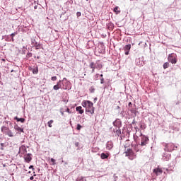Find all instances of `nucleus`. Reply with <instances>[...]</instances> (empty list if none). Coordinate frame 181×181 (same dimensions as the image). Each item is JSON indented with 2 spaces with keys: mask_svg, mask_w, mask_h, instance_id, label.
Masks as SVG:
<instances>
[{
  "mask_svg": "<svg viewBox=\"0 0 181 181\" xmlns=\"http://www.w3.org/2000/svg\"><path fill=\"white\" fill-rule=\"evenodd\" d=\"M93 105V102L90 100H83L82 102V106L86 108V112H90V114H94V106Z\"/></svg>",
  "mask_w": 181,
  "mask_h": 181,
  "instance_id": "nucleus-1",
  "label": "nucleus"
},
{
  "mask_svg": "<svg viewBox=\"0 0 181 181\" xmlns=\"http://www.w3.org/2000/svg\"><path fill=\"white\" fill-rule=\"evenodd\" d=\"M124 155H125V156H127L130 160H134V159H136V154H135L133 149L127 148L124 152Z\"/></svg>",
  "mask_w": 181,
  "mask_h": 181,
  "instance_id": "nucleus-2",
  "label": "nucleus"
},
{
  "mask_svg": "<svg viewBox=\"0 0 181 181\" xmlns=\"http://www.w3.org/2000/svg\"><path fill=\"white\" fill-rule=\"evenodd\" d=\"M140 136H141V146H146L149 142V138L145 135L142 136V133L140 134Z\"/></svg>",
  "mask_w": 181,
  "mask_h": 181,
  "instance_id": "nucleus-3",
  "label": "nucleus"
},
{
  "mask_svg": "<svg viewBox=\"0 0 181 181\" xmlns=\"http://www.w3.org/2000/svg\"><path fill=\"white\" fill-rule=\"evenodd\" d=\"M168 60L172 63V64H176L177 63V59L175 57V54H170L168 57Z\"/></svg>",
  "mask_w": 181,
  "mask_h": 181,
  "instance_id": "nucleus-4",
  "label": "nucleus"
},
{
  "mask_svg": "<svg viewBox=\"0 0 181 181\" xmlns=\"http://www.w3.org/2000/svg\"><path fill=\"white\" fill-rule=\"evenodd\" d=\"M153 172L156 175V176H159L162 175V173H163V170H162V168H156L153 169Z\"/></svg>",
  "mask_w": 181,
  "mask_h": 181,
  "instance_id": "nucleus-5",
  "label": "nucleus"
},
{
  "mask_svg": "<svg viewBox=\"0 0 181 181\" xmlns=\"http://www.w3.org/2000/svg\"><path fill=\"white\" fill-rule=\"evenodd\" d=\"M114 148V143L112 141H107L106 144V149L107 151H111Z\"/></svg>",
  "mask_w": 181,
  "mask_h": 181,
  "instance_id": "nucleus-6",
  "label": "nucleus"
},
{
  "mask_svg": "<svg viewBox=\"0 0 181 181\" xmlns=\"http://www.w3.org/2000/svg\"><path fill=\"white\" fill-rule=\"evenodd\" d=\"M24 159L27 163H29L30 160H32V154L31 153H28L24 155Z\"/></svg>",
  "mask_w": 181,
  "mask_h": 181,
  "instance_id": "nucleus-7",
  "label": "nucleus"
},
{
  "mask_svg": "<svg viewBox=\"0 0 181 181\" xmlns=\"http://www.w3.org/2000/svg\"><path fill=\"white\" fill-rule=\"evenodd\" d=\"M26 152H28L26 151V146H21L20 148H19V153H21L22 155H25V153H26Z\"/></svg>",
  "mask_w": 181,
  "mask_h": 181,
  "instance_id": "nucleus-8",
  "label": "nucleus"
},
{
  "mask_svg": "<svg viewBox=\"0 0 181 181\" xmlns=\"http://www.w3.org/2000/svg\"><path fill=\"white\" fill-rule=\"evenodd\" d=\"M89 67H90V69H92V73H94V71H95V67H96L95 63L90 62L89 64Z\"/></svg>",
  "mask_w": 181,
  "mask_h": 181,
  "instance_id": "nucleus-9",
  "label": "nucleus"
},
{
  "mask_svg": "<svg viewBox=\"0 0 181 181\" xmlns=\"http://www.w3.org/2000/svg\"><path fill=\"white\" fill-rule=\"evenodd\" d=\"M62 82V81H59L57 83L56 85L54 86L53 88L54 90H59V88H62V86L60 85V83Z\"/></svg>",
  "mask_w": 181,
  "mask_h": 181,
  "instance_id": "nucleus-10",
  "label": "nucleus"
},
{
  "mask_svg": "<svg viewBox=\"0 0 181 181\" xmlns=\"http://www.w3.org/2000/svg\"><path fill=\"white\" fill-rule=\"evenodd\" d=\"M108 156H110V153H102L100 154V159H108Z\"/></svg>",
  "mask_w": 181,
  "mask_h": 181,
  "instance_id": "nucleus-11",
  "label": "nucleus"
},
{
  "mask_svg": "<svg viewBox=\"0 0 181 181\" xmlns=\"http://www.w3.org/2000/svg\"><path fill=\"white\" fill-rule=\"evenodd\" d=\"M113 125L117 128H119L121 127V122L119 120H116L113 122Z\"/></svg>",
  "mask_w": 181,
  "mask_h": 181,
  "instance_id": "nucleus-12",
  "label": "nucleus"
},
{
  "mask_svg": "<svg viewBox=\"0 0 181 181\" xmlns=\"http://www.w3.org/2000/svg\"><path fill=\"white\" fill-rule=\"evenodd\" d=\"M82 108L83 107L81 106H78L76 107V110L78 111V112H79V114H83L84 110Z\"/></svg>",
  "mask_w": 181,
  "mask_h": 181,
  "instance_id": "nucleus-13",
  "label": "nucleus"
},
{
  "mask_svg": "<svg viewBox=\"0 0 181 181\" xmlns=\"http://www.w3.org/2000/svg\"><path fill=\"white\" fill-rule=\"evenodd\" d=\"M8 130H9V128L8 127H5V126L1 127V132H3V134H6Z\"/></svg>",
  "mask_w": 181,
  "mask_h": 181,
  "instance_id": "nucleus-14",
  "label": "nucleus"
},
{
  "mask_svg": "<svg viewBox=\"0 0 181 181\" xmlns=\"http://www.w3.org/2000/svg\"><path fill=\"white\" fill-rule=\"evenodd\" d=\"M14 119H16L17 122H25V119L18 118V117H14Z\"/></svg>",
  "mask_w": 181,
  "mask_h": 181,
  "instance_id": "nucleus-15",
  "label": "nucleus"
},
{
  "mask_svg": "<svg viewBox=\"0 0 181 181\" xmlns=\"http://www.w3.org/2000/svg\"><path fill=\"white\" fill-rule=\"evenodd\" d=\"M124 50L129 52V50H131V45L129 44V45H125L124 47Z\"/></svg>",
  "mask_w": 181,
  "mask_h": 181,
  "instance_id": "nucleus-16",
  "label": "nucleus"
},
{
  "mask_svg": "<svg viewBox=\"0 0 181 181\" xmlns=\"http://www.w3.org/2000/svg\"><path fill=\"white\" fill-rule=\"evenodd\" d=\"M95 69H98V70H101V69H103V64L97 63Z\"/></svg>",
  "mask_w": 181,
  "mask_h": 181,
  "instance_id": "nucleus-17",
  "label": "nucleus"
},
{
  "mask_svg": "<svg viewBox=\"0 0 181 181\" xmlns=\"http://www.w3.org/2000/svg\"><path fill=\"white\" fill-rule=\"evenodd\" d=\"M6 135H8V136L12 137L13 136V133H12V132L11 130H8L7 133H6Z\"/></svg>",
  "mask_w": 181,
  "mask_h": 181,
  "instance_id": "nucleus-18",
  "label": "nucleus"
},
{
  "mask_svg": "<svg viewBox=\"0 0 181 181\" xmlns=\"http://www.w3.org/2000/svg\"><path fill=\"white\" fill-rule=\"evenodd\" d=\"M119 9V7L118 6H116L115 8H114V12H115V13H117V15H118V13H119L121 12V11H118Z\"/></svg>",
  "mask_w": 181,
  "mask_h": 181,
  "instance_id": "nucleus-19",
  "label": "nucleus"
},
{
  "mask_svg": "<svg viewBox=\"0 0 181 181\" xmlns=\"http://www.w3.org/2000/svg\"><path fill=\"white\" fill-rule=\"evenodd\" d=\"M163 67L164 69H168V67H169V62L164 63Z\"/></svg>",
  "mask_w": 181,
  "mask_h": 181,
  "instance_id": "nucleus-20",
  "label": "nucleus"
},
{
  "mask_svg": "<svg viewBox=\"0 0 181 181\" xmlns=\"http://www.w3.org/2000/svg\"><path fill=\"white\" fill-rule=\"evenodd\" d=\"M53 122H54V121H53L52 119L49 120V121L47 122L48 127H49V128H52V127H53V126L52 125V124H53Z\"/></svg>",
  "mask_w": 181,
  "mask_h": 181,
  "instance_id": "nucleus-21",
  "label": "nucleus"
},
{
  "mask_svg": "<svg viewBox=\"0 0 181 181\" xmlns=\"http://www.w3.org/2000/svg\"><path fill=\"white\" fill-rule=\"evenodd\" d=\"M50 165H56V160L54 158H51Z\"/></svg>",
  "mask_w": 181,
  "mask_h": 181,
  "instance_id": "nucleus-22",
  "label": "nucleus"
},
{
  "mask_svg": "<svg viewBox=\"0 0 181 181\" xmlns=\"http://www.w3.org/2000/svg\"><path fill=\"white\" fill-rule=\"evenodd\" d=\"M35 12L39 14L42 13V8H40V7L38 8V11H35Z\"/></svg>",
  "mask_w": 181,
  "mask_h": 181,
  "instance_id": "nucleus-23",
  "label": "nucleus"
},
{
  "mask_svg": "<svg viewBox=\"0 0 181 181\" xmlns=\"http://www.w3.org/2000/svg\"><path fill=\"white\" fill-rule=\"evenodd\" d=\"M81 128H82L81 125L80 124H77L76 129H77L78 131H80V129H81Z\"/></svg>",
  "mask_w": 181,
  "mask_h": 181,
  "instance_id": "nucleus-24",
  "label": "nucleus"
},
{
  "mask_svg": "<svg viewBox=\"0 0 181 181\" xmlns=\"http://www.w3.org/2000/svg\"><path fill=\"white\" fill-rule=\"evenodd\" d=\"M16 128H17L18 131H21V132H23V129L19 127L18 126H16Z\"/></svg>",
  "mask_w": 181,
  "mask_h": 181,
  "instance_id": "nucleus-25",
  "label": "nucleus"
},
{
  "mask_svg": "<svg viewBox=\"0 0 181 181\" xmlns=\"http://www.w3.org/2000/svg\"><path fill=\"white\" fill-rule=\"evenodd\" d=\"M51 80H52V81H56V80H57V76H52L51 78Z\"/></svg>",
  "mask_w": 181,
  "mask_h": 181,
  "instance_id": "nucleus-26",
  "label": "nucleus"
},
{
  "mask_svg": "<svg viewBox=\"0 0 181 181\" xmlns=\"http://www.w3.org/2000/svg\"><path fill=\"white\" fill-rule=\"evenodd\" d=\"M76 181H84V178L79 177L78 178L76 179Z\"/></svg>",
  "mask_w": 181,
  "mask_h": 181,
  "instance_id": "nucleus-27",
  "label": "nucleus"
},
{
  "mask_svg": "<svg viewBox=\"0 0 181 181\" xmlns=\"http://www.w3.org/2000/svg\"><path fill=\"white\" fill-rule=\"evenodd\" d=\"M16 35H18V32H15V33H13L11 36H12V37H13L14 36H16Z\"/></svg>",
  "mask_w": 181,
  "mask_h": 181,
  "instance_id": "nucleus-28",
  "label": "nucleus"
},
{
  "mask_svg": "<svg viewBox=\"0 0 181 181\" xmlns=\"http://www.w3.org/2000/svg\"><path fill=\"white\" fill-rule=\"evenodd\" d=\"M90 93H94V91H95V89L93 87H91L90 88Z\"/></svg>",
  "mask_w": 181,
  "mask_h": 181,
  "instance_id": "nucleus-29",
  "label": "nucleus"
},
{
  "mask_svg": "<svg viewBox=\"0 0 181 181\" xmlns=\"http://www.w3.org/2000/svg\"><path fill=\"white\" fill-rule=\"evenodd\" d=\"M75 146H76V148H78V146H80V143L76 142V143H75Z\"/></svg>",
  "mask_w": 181,
  "mask_h": 181,
  "instance_id": "nucleus-30",
  "label": "nucleus"
},
{
  "mask_svg": "<svg viewBox=\"0 0 181 181\" xmlns=\"http://www.w3.org/2000/svg\"><path fill=\"white\" fill-rule=\"evenodd\" d=\"M76 16H78V18L81 16V12H77L76 13Z\"/></svg>",
  "mask_w": 181,
  "mask_h": 181,
  "instance_id": "nucleus-31",
  "label": "nucleus"
},
{
  "mask_svg": "<svg viewBox=\"0 0 181 181\" xmlns=\"http://www.w3.org/2000/svg\"><path fill=\"white\" fill-rule=\"evenodd\" d=\"M100 84H104V78H100Z\"/></svg>",
  "mask_w": 181,
  "mask_h": 181,
  "instance_id": "nucleus-32",
  "label": "nucleus"
},
{
  "mask_svg": "<svg viewBox=\"0 0 181 181\" xmlns=\"http://www.w3.org/2000/svg\"><path fill=\"white\" fill-rule=\"evenodd\" d=\"M27 56H28V57H32V53L28 52V53L27 54Z\"/></svg>",
  "mask_w": 181,
  "mask_h": 181,
  "instance_id": "nucleus-33",
  "label": "nucleus"
},
{
  "mask_svg": "<svg viewBox=\"0 0 181 181\" xmlns=\"http://www.w3.org/2000/svg\"><path fill=\"white\" fill-rule=\"evenodd\" d=\"M66 111V112H68V114H71V111H70V109L67 108Z\"/></svg>",
  "mask_w": 181,
  "mask_h": 181,
  "instance_id": "nucleus-34",
  "label": "nucleus"
},
{
  "mask_svg": "<svg viewBox=\"0 0 181 181\" xmlns=\"http://www.w3.org/2000/svg\"><path fill=\"white\" fill-rule=\"evenodd\" d=\"M126 56H128L129 54V51H124Z\"/></svg>",
  "mask_w": 181,
  "mask_h": 181,
  "instance_id": "nucleus-35",
  "label": "nucleus"
},
{
  "mask_svg": "<svg viewBox=\"0 0 181 181\" xmlns=\"http://www.w3.org/2000/svg\"><path fill=\"white\" fill-rule=\"evenodd\" d=\"M37 73H38L37 69L36 71H33V74H37Z\"/></svg>",
  "mask_w": 181,
  "mask_h": 181,
  "instance_id": "nucleus-36",
  "label": "nucleus"
},
{
  "mask_svg": "<svg viewBox=\"0 0 181 181\" xmlns=\"http://www.w3.org/2000/svg\"><path fill=\"white\" fill-rule=\"evenodd\" d=\"M29 169H35V168H33V165H30Z\"/></svg>",
  "mask_w": 181,
  "mask_h": 181,
  "instance_id": "nucleus-37",
  "label": "nucleus"
},
{
  "mask_svg": "<svg viewBox=\"0 0 181 181\" xmlns=\"http://www.w3.org/2000/svg\"><path fill=\"white\" fill-rule=\"evenodd\" d=\"M33 179H34L33 176H31V177H30V180H33Z\"/></svg>",
  "mask_w": 181,
  "mask_h": 181,
  "instance_id": "nucleus-38",
  "label": "nucleus"
},
{
  "mask_svg": "<svg viewBox=\"0 0 181 181\" xmlns=\"http://www.w3.org/2000/svg\"><path fill=\"white\" fill-rule=\"evenodd\" d=\"M63 88V90H67V87H66V86H65V87H64V86H63V88Z\"/></svg>",
  "mask_w": 181,
  "mask_h": 181,
  "instance_id": "nucleus-39",
  "label": "nucleus"
},
{
  "mask_svg": "<svg viewBox=\"0 0 181 181\" xmlns=\"http://www.w3.org/2000/svg\"><path fill=\"white\" fill-rule=\"evenodd\" d=\"M135 129H136V132H138V129H138V127H135Z\"/></svg>",
  "mask_w": 181,
  "mask_h": 181,
  "instance_id": "nucleus-40",
  "label": "nucleus"
},
{
  "mask_svg": "<svg viewBox=\"0 0 181 181\" xmlns=\"http://www.w3.org/2000/svg\"><path fill=\"white\" fill-rule=\"evenodd\" d=\"M34 9H35V10L37 9V6H35Z\"/></svg>",
  "mask_w": 181,
  "mask_h": 181,
  "instance_id": "nucleus-41",
  "label": "nucleus"
},
{
  "mask_svg": "<svg viewBox=\"0 0 181 181\" xmlns=\"http://www.w3.org/2000/svg\"><path fill=\"white\" fill-rule=\"evenodd\" d=\"M172 146V144H166V147L168 148V146Z\"/></svg>",
  "mask_w": 181,
  "mask_h": 181,
  "instance_id": "nucleus-42",
  "label": "nucleus"
},
{
  "mask_svg": "<svg viewBox=\"0 0 181 181\" xmlns=\"http://www.w3.org/2000/svg\"><path fill=\"white\" fill-rule=\"evenodd\" d=\"M129 105H132V103L131 102L129 103Z\"/></svg>",
  "mask_w": 181,
  "mask_h": 181,
  "instance_id": "nucleus-43",
  "label": "nucleus"
},
{
  "mask_svg": "<svg viewBox=\"0 0 181 181\" xmlns=\"http://www.w3.org/2000/svg\"><path fill=\"white\" fill-rule=\"evenodd\" d=\"M12 42H13L15 40L13 39V37L11 38Z\"/></svg>",
  "mask_w": 181,
  "mask_h": 181,
  "instance_id": "nucleus-44",
  "label": "nucleus"
},
{
  "mask_svg": "<svg viewBox=\"0 0 181 181\" xmlns=\"http://www.w3.org/2000/svg\"><path fill=\"white\" fill-rule=\"evenodd\" d=\"M61 114H62V115H64V112H62Z\"/></svg>",
  "mask_w": 181,
  "mask_h": 181,
  "instance_id": "nucleus-45",
  "label": "nucleus"
},
{
  "mask_svg": "<svg viewBox=\"0 0 181 181\" xmlns=\"http://www.w3.org/2000/svg\"><path fill=\"white\" fill-rule=\"evenodd\" d=\"M117 133H120V132H121V130H119V131L117 130Z\"/></svg>",
  "mask_w": 181,
  "mask_h": 181,
  "instance_id": "nucleus-46",
  "label": "nucleus"
},
{
  "mask_svg": "<svg viewBox=\"0 0 181 181\" xmlns=\"http://www.w3.org/2000/svg\"><path fill=\"white\" fill-rule=\"evenodd\" d=\"M103 74H100V77H101V78H103Z\"/></svg>",
  "mask_w": 181,
  "mask_h": 181,
  "instance_id": "nucleus-47",
  "label": "nucleus"
},
{
  "mask_svg": "<svg viewBox=\"0 0 181 181\" xmlns=\"http://www.w3.org/2000/svg\"><path fill=\"white\" fill-rule=\"evenodd\" d=\"M37 43H35V45L34 44V46H37Z\"/></svg>",
  "mask_w": 181,
  "mask_h": 181,
  "instance_id": "nucleus-48",
  "label": "nucleus"
},
{
  "mask_svg": "<svg viewBox=\"0 0 181 181\" xmlns=\"http://www.w3.org/2000/svg\"><path fill=\"white\" fill-rule=\"evenodd\" d=\"M2 61H3V62H5V59H2Z\"/></svg>",
  "mask_w": 181,
  "mask_h": 181,
  "instance_id": "nucleus-49",
  "label": "nucleus"
},
{
  "mask_svg": "<svg viewBox=\"0 0 181 181\" xmlns=\"http://www.w3.org/2000/svg\"><path fill=\"white\" fill-rule=\"evenodd\" d=\"M33 43H35V40L33 41Z\"/></svg>",
  "mask_w": 181,
  "mask_h": 181,
  "instance_id": "nucleus-50",
  "label": "nucleus"
},
{
  "mask_svg": "<svg viewBox=\"0 0 181 181\" xmlns=\"http://www.w3.org/2000/svg\"><path fill=\"white\" fill-rule=\"evenodd\" d=\"M28 173H30V171H29Z\"/></svg>",
  "mask_w": 181,
  "mask_h": 181,
  "instance_id": "nucleus-51",
  "label": "nucleus"
},
{
  "mask_svg": "<svg viewBox=\"0 0 181 181\" xmlns=\"http://www.w3.org/2000/svg\"><path fill=\"white\" fill-rule=\"evenodd\" d=\"M86 1H88V0H86Z\"/></svg>",
  "mask_w": 181,
  "mask_h": 181,
  "instance_id": "nucleus-52",
  "label": "nucleus"
}]
</instances>
